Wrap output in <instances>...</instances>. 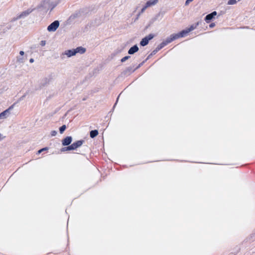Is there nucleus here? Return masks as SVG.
Here are the masks:
<instances>
[{"instance_id": "1", "label": "nucleus", "mask_w": 255, "mask_h": 255, "mask_svg": "<svg viewBox=\"0 0 255 255\" xmlns=\"http://www.w3.org/2000/svg\"><path fill=\"white\" fill-rule=\"evenodd\" d=\"M58 2L56 1H51V0H43L37 6V8L47 11L50 9L51 11L56 6Z\"/></svg>"}, {"instance_id": "2", "label": "nucleus", "mask_w": 255, "mask_h": 255, "mask_svg": "<svg viewBox=\"0 0 255 255\" xmlns=\"http://www.w3.org/2000/svg\"><path fill=\"white\" fill-rule=\"evenodd\" d=\"M154 35L153 34H149L147 36H145L140 42V44L142 46H145L148 44L149 41L151 40Z\"/></svg>"}, {"instance_id": "3", "label": "nucleus", "mask_w": 255, "mask_h": 255, "mask_svg": "<svg viewBox=\"0 0 255 255\" xmlns=\"http://www.w3.org/2000/svg\"><path fill=\"white\" fill-rule=\"evenodd\" d=\"M34 10V8H29L27 9L26 10H24L22 11L20 14H19L16 18H15L16 20L24 18L26 16H27L30 13H31L33 10Z\"/></svg>"}, {"instance_id": "4", "label": "nucleus", "mask_w": 255, "mask_h": 255, "mask_svg": "<svg viewBox=\"0 0 255 255\" xmlns=\"http://www.w3.org/2000/svg\"><path fill=\"white\" fill-rule=\"evenodd\" d=\"M59 26V22L58 20H55L47 27V30L50 32H54L56 31Z\"/></svg>"}, {"instance_id": "5", "label": "nucleus", "mask_w": 255, "mask_h": 255, "mask_svg": "<svg viewBox=\"0 0 255 255\" xmlns=\"http://www.w3.org/2000/svg\"><path fill=\"white\" fill-rule=\"evenodd\" d=\"M14 104L10 106L8 109L0 113V119H3L6 118L10 113V111L13 108Z\"/></svg>"}, {"instance_id": "6", "label": "nucleus", "mask_w": 255, "mask_h": 255, "mask_svg": "<svg viewBox=\"0 0 255 255\" xmlns=\"http://www.w3.org/2000/svg\"><path fill=\"white\" fill-rule=\"evenodd\" d=\"M177 39V38L176 37V35L175 34H172L170 35L169 37H168L166 38V39L163 41L162 43V45H164V46H166L168 44L171 43L172 41H173L174 40Z\"/></svg>"}, {"instance_id": "7", "label": "nucleus", "mask_w": 255, "mask_h": 255, "mask_svg": "<svg viewBox=\"0 0 255 255\" xmlns=\"http://www.w3.org/2000/svg\"><path fill=\"white\" fill-rule=\"evenodd\" d=\"M76 54V52H75V49L65 50L62 53V55H65L68 57H70L72 56L75 55Z\"/></svg>"}, {"instance_id": "8", "label": "nucleus", "mask_w": 255, "mask_h": 255, "mask_svg": "<svg viewBox=\"0 0 255 255\" xmlns=\"http://www.w3.org/2000/svg\"><path fill=\"white\" fill-rule=\"evenodd\" d=\"M217 15V12L214 11L210 14H207L205 17V20L207 23H209L215 16Z\"/></svg>"}, {"instance_id": "9", "label": "nucleus", "mask_w": 255, "mask_h": 255, "mask_svg": "<svg viewBox=\"0 0 255 255\" xmlns=\"http://www.w3.org/2000/svg\"><path fill=\"white\" fill-rule=\"evenodd\" d=\"M72 141V137L71 136H67L62 140V143L63 146H67L71 143Z\"/></svg>"}, {"instance_id": "10", "label": "nucleus", "mask_w": 255, "mask_h": 255, "mask_svg": "<svg viewBox=\"0 0 255 255\" xmlns=\"http://www.w3.org/2000/svg\"><path fill=\"white\" fill-rule=\"evenodd\" d=\"M189 33L187 29H184L180 31V32L178 33H175L176 37L177 39L180 38V37H183L186 36L188 33Z\"/></svg>"}, {"instance_id": "11", "label": "nucleus", "mask_w": 255, "mask_h": 255, "mask_svg": "<svg viewBox=\"0 0 255 255\" xmlns=\"http://www.w3.org/2000/svg\"><path fill=\"white\" fill-rule=\"evenodd\" d=\"M139 50L138 47L137 45H134L129 48L128 51V54L132 55L137 52Z\"/></svg>"}, {"instance_id": "12", "label": "nucleus", "mask_w": 255, "mask_h": 255, "mask_svg": "<svg viewBox=\"0 0 255 255\" xmlns=\"http://www.w3.org/2000/svg\"><path fill=\"white\" fill-rule=\"evenodd\" d=\"M164 46H165L164 45H162V43L161 42L159 45L157 46V47L154 50L152 51L150 55H153L155 54L158 51H159Z\"/></svg>"}, {"instance_id": "13", "label": "nucleus", "mask_w": 255, "mask_h": 255, "mask_svg": "<svg viewBox=\"0 0 255 255\" xmlns=\"http://www.w3.org/2000/svg\"><path fill=\"white\" fill-rule=\"evenodd\" d=\"M84 142V140H78V141L73 143V144L75 149L80 147L83 144V143Z\"/></svg>"}, {"instance_id": "14", "label": "nucleus", "mask_w": 255, "mask_h": 255, "mask_svg": "<svg viewBox=\"0 0 255 255\" xmlns=\"http://www.w3.org/2000/svg\"><path fill=\"white\" fill-rule=\"evenodd\" d=\"M158 1V0H149L146 2L145 4L146 5V6L148 7L155 5Z\"/></svg>"}, {"instance_id": "15", "label": "nucleus", "mask_w": 255, "mask_h": 255, "mask_svg": "<svg viewBox=\"0 0 255 255\" xmlns=\"http://www.w3.org/2000/svg\"><path fill=\"white\" fill-rule=\"evenodd\" d=\"M75 52H76V54L79 53L80 54H83L86 51V49L82 47H78L76 49H75Z\"/></svg>"}, {"instance_id": "16", "label": "nucleus", "mask_w": 255, "mask_h": 255, "mask_svg": "<svg viewBox=\"0 0 255 255\" xmlns=\"http://www.w3.org/2000/svg\"><path fill=\"white\" fill-rule=\"evenodd\" d=\"M98 134V131L96 129L92 130L90 132V136L91 138H94Z\"/></svg>"}, {"instance_id": "17", "label": "nucleus", "mask_w": 255, "mask_h": 255, "mask_svg": "<svg viewBox=\"0 0 255 255\" xmlns=\"http://www.w3.org/2000/svg\"><path fill=\"white\" fill-rule=\"evenodd\" d=\"M66 126L65 125H63L62 126H61L60 128H59V131L60 132V133H62L64 130L66 129Z\"/></svg>"}, {"instance_id": "18", "label": "nucleus", "mask_w": 255, "mask_h": 255, "mask_svg": "<svg viewBox=\"0 0 255 255\" xmlns=\"http://www.w3.org/2000/svg\"><path fill=\"white\" fill-rule=\"evenodd\" d=\"M237 3L236 0H229L228 1V4L229 5H233Z\"/></svg>"}, {"instance_id": "19", "label": "nucleus", "mask_w": 255, "mask_h": 255, "mask_svg": "<svg viewBox=\"0 0 255 255\" xmlns=\"http://www.w3.org/2000/svg\"><path fill=\"white\" fill-rule=\"evenodd\" d=\"M17 61L18 63H23L24 62L23 58V57H17Z\"/></svg>"}, {"instance_id": "20", "label": "nucleus", "mask_w": 255, "mask_h": 255, "mask_svg": "<svg viewBox=\"0 0 255 255\" xmlns=\"http://www.w3.org/2000/svg\"><path fill=\"white\" fill-rule=\"evenodd\" d=\"M130 56H126L124 57H123L122 59H121V62H125L126 60H128L129 58H130Z\"/></svg>"}, {"instance_id": "21", "label": "nucleus", "mask_w": 255, "mask_h": 255, "mask_svg": "<svg viewBox=\"0 0 255 255\" xmlns=\"http://www.w3.org/2000/svg\"><path fill=\"white\" fill-rule=\"evenodd\" d=\"M196 28V26H194L193 25H192L190 26L189 28H187V30L189 32L190 31L193 30Z\"/></svg>"}, {"instance_id": "22", "label": "nucleus", "mask_w": 255, "mask_h": 255, "mask_svg": "<svg viewBox=\"0 0 255 255\" xmlns=\"http://www.w3.org/2000/svg\"><path fill=\"white\" fill-rule=\"evenodd\" d=\"M67 147L68 151L75 149L73 143L72 144H71L70 145H69V146H68Z\"/></svg>"}, {"instance_id": "23", "label": "nucleus", "mask_w": 255, "mask_h": 255, "mask_svg": "<svg viewBox=\"0 0 255 255\" xmlns=\"http://www.w3.org/2000/svg\"><path fill=\"white\" fill-rule=\"evenodd\" d=\"M48 150V148L47 147L43 148H42V149H40V150H39L38 151V153L39 154V153H41L42 151H45V150Z\"/></svg>"}, {"instance_id": "24", "label": "nucleus", "mask_w": 255, "mask_h": 255, "mask_svg": "<svg viewBox=\"0 0 255 255\" xmlns=\"http://www.w3.org/2000/svg\"><path fill=\"white\" fill-rule=\"evenodd\" d=\"M147 7H148L146 6V5L145 4V5L143 6V7L141 9L140 13H143Z\"/></svg>"}, {"instance_id": "25", "label": "nucleus", "mask_w": 255, "mask_h": 255, "mask_svg": "<svg viewBox=\"0 0 255 255\" xmlns=\"http://www.w3.org/2000/svg\"><path fill=\"white\" fill-rule=\"evenodd\" d=\"M57 131L56 130H52L51 132V135L52 136H55L57 134Z\"/></svg>"}, {"instance_id": "26", "label": "nucleus", "mask_w": 255, "mask_h": 255, "mask_svg": "<svg viewBox=\"0 0 255 255\" xmlns=\"http://www.w3.org/2000/svg\"><path fill=\"white\" fill-rule=\"evenodd\" d=\"M46 44V41L45 40H42L41 42H40V45L41 46H45Z\"/></svg>"}, {"instance_id": "27", "label": "nucleus", "mask_w": 255, "mask_h": 255, "mask_svg": "<svg viewBox=\"0 0 255 255\" xmlns=\"http://www.w3.org/2000/svg\"><path fill=\"white\" fill-rule=\"evenodd\" d=\"M61 151L62 152H65L68 151L67 147H64L61 148Z\"/></svg>"}, {"instance_id": "28", "label": "nucleus", "mask_w": 255, "mask_h": 255, "mask_svg": "<svg viewBox=\"0 0 255 255\" xmlns=\"http://www.w3.org/2000/svg\"><path fill=\"white\" fill-rule=\"evenodd\" d=\"M193 0H186V1H185V4L186 5H187L189 4V3L191 2H192Z\"/></svg>"}, {"instance_id": "29", "label": "nucleus", "mask_w": 255, "mask_h": 255, "mask_svg": "<svg viewBox=\"0 0 255 255\" xmlns=\"http://www.w3.org/2000/svg\"><path fill=\"white\" fill-rule=\"evenodd\" d=\"M136 69H134L133 70H132V68L131 67H128L127 68V70H128V71H131L132 72H133Z\"/></svg>"}, {"instance_id": "30", "label": "nucleus", "mask_w": 255, "mask_h": 255, "mask_svg": "<svg viewBox=\"0 0 255 255\" xmlns=\"http://www.w3.org/2000/svg\"><path fill=\"white\" fill-rule=\"evenodd\" d=\"M215 26V23H211L209 25V26H210V27H211V28H213V27H214Z\"/></svg>"}, {"instance_id": "31", "label": "nucleus", "mask_w": 255, "mask_h": 255, "mask_svg": "<svg viewBox=\"0 0 255 255\" xmlns=\"http://www.w3.org/2000/svg\"><path fill=\"white\" fill-rule=\"evenodd\" d=\"M25 97V95H23L22 97H21L19 99V101H21Z\"/></svg>"}, {"instance_id": "32", "label": "nucleus", "mask_w": 255, "mask_h": 255, "mask_svg": "<svg viewBox=\"0 0 255 255\" xmlns=\"http://www.w3.org/2000/svg\"><path fill=\"white\" fill-rule=\"evenodd\" d=\"M144 62V61H143L141 63L139 64L138 65V66L135 69H136L139 68L141 65H142V64H143Z\"/></svg>"}, {"instance_id": "33", "label": "nucleus", "mask_w": 255, "mask_h": 255, "mask_svg": "<svg viewBox=\"0 0 255 255\" xmlns=\"http://www.w3.org/2000/svg\"><path fill=\"white\" fill-rule=\"evenodd\" d=\"M24 54V52L23 51H20L19 52V54L21 56L23 55Z\"/></svg>"}, {"instance_id": "34", "label": "nucleus", "mask_w": 255, "mask_h": 255, "mask_svg": "<svg viewBox=\"0 0 255 255\" xmlns=\"http://www.w3.org/2000/svg\"><path fill=\"white\" fill-rule=\"evenodd\" d=\"M29 62L32 63L34 62V59L33 58H31L30 60H29Z\"/></svg>"}, {"instance_id": "35", "label": "nucleus", "mask_w": 255, "mask_h": 255, "mask_svg": "<svg viewBox=\"0 0 255 255\" xmlns=\"http://www.w3.org/2000/svg\"><path fill=\"white\" fill-rule=\"evenodd\" d=\"M45 84H47L49 82V80L47 79H45Z\"/></svg>"}, {"instance_id": "36", "label": "nucleus", "mask_w": 255, "mask_h": 255, "mask_svg": "<svg viewBox=\"0 0 255 255\" xmlns=\"http://www.w3.org/2000/svg\"><path fill=\"white\" fill-rule=\"evenodd\" d=\"M141 13H140V12H139V13L137 14V16L136 19H138V17L139 16V15H140Z\"/></svg>"}, {"instance_id": "37", "label": "nucleus", "mask_w": 255, "mask_h": 255, "mask_svg": "<svg viewBox=\"0 0 255 255\" xmlns=\"http://www.w3.org/2000/svg\"><path fill=\"white\" fill-rule=\"evenodd\" d=\"M141 13H140V12H139V13L137 14V16L136 19H138V17L139 16V15H140Z\"/></svg>"}, {"instance_id": "38", "label": "nucleus", "mask_w": 255, "mask_h": 255, "mask_svg": "<svg viewBox=\"0 0 255 255\" xmlns=\"http://www.w3.org/2000/svg\"><path fill=\"white\" fill-rule=\"evenodd\" d=\"M2 139V134L0 133V140Z\"/></svg>"}, {"instance_id": "39", "label": "nucleus", "mask_w": 255, "mask_h": 255, "mask_svg": "<svg viewBox=\"0 0 255 255\" xmlns=\"http://www.w3.org/2000/svg\"><path fill=\"white\" fill-rule=\"evenodd\" d=\"M150 56H151V55H149L148 56V58H147V59H146V60H147V59H148V58Z\"/></svg>"}, {"instance_id": "40", "label": "nucleus", "mask_w": 255, "mask_h": 255, "mask_svg": "<svg viewBox=\"0 0 255 255\" xmlns=\"http://www.w3.org/2000/svg\"><path fill=\"white\" fill-rule=\"evenodd\" d=\"M86 100V98H84V99H83V101H85V100Z\"/></svg>"}, {"instance_id": "41", "label": "nucleus", "mask_w": 255, "mask_h": 255, "mask_svg": "<svg viewBox=\"0 0 255 255\" xmlns=\"http://www.w3.org/2000/svg\"><path fill=\"white\" fill-rule=\"evenodd\" d=\"M116 104H117V103H115V104H114V107H115Z\"/></svg>"}, {"instance_id": "42", "label": "nucleus", "mask_w": 255, "mask_h": 255, "mask_svg": "<svg viewBox=\"0 0 255 255\" xmlns=\"http://www.w3.org/2000/svg\"><path fill=\"white\" fill-rule=\"evenodd\" d=\"M116 104H117V103H115V104H114V107H115Z\"/></svg>"}, {"instance_id": "43", "label": "nucleus", "mask_w": 255, "mask_h": 255, "mask_svg": "<svg viewBox=\"0 0 255 255\" xmlns=\"http://www.w3.org/2000/svg\"><path fill=\"white\" fill-rule=\"evenodd\" d=\"M116 104H117V103H115V104H114V107H115Z\"/></svg>"}, {"instance_id": "44", "label": "nucleus", "mask_w": 255, "mask_h": 255, "mask_svg": "<svg viewBox=\"0 0 255 255\" xmlns=\"http://www.w3.org/2000/svg\"><path fill=\"white\" fill-rule=\"evenodd\" d=\"M119 96L117 98V102L118 101V100L119 99Z\"/></svg>"}, {"instance_id": "45", "label": "nucleus", "mask_w": 255, "mask_h": 255, "mask_svg": "<svg viewBox=\"0 0 255 255\" xmlns=\"http://www.w3.org/2000/svg\"><path fill=\"white\" fill-rule=\"evenodd\" d=\"M238 1H240V0H238Z\"/></svg>"}]
</instances>
